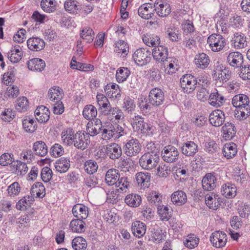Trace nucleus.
<instances>
[{
	"mask_svg": "<svg viewBox=\"0 0 250 250\" xmlns=\"http://www.w3.org/2000/svg\"><path fill=\"white\" fill-rule=\"evenodd\" d=\"M160 152L155 149L144 154L139 159V165L144 169L150 170L155 167L159 162Z\"/></svg>",
	"mask_w": 250,
	"mask_h": 250,
	"instance_id": "obj_1",
	"label": "nucleus"
},
{
	"mask_svg": "<svg viewBox=\"0 0 250 250\" xmlns=\"http://www.w3.org/2000/svg\"><path fill=\"white\" fill-rule=\"evenodd\" d=\"M180 84L183 91L187 93H191L196 87H198L201 85L197 79L189 74L182 76L180 79Z\"/></svg>",
	"mask_w": 250,
	"mask_h": 250,
	"instance_id": "obj_2",
	"label": "nucleus"
},
{
	"mask_svg": "<svg viewBox=\"0 0 250 250\" xmlns=\"http://www.w3.org/2000/svg\"><path fill=\"white\" fill-rule=\"evenodd\" d=\"M208 43L211 50L218 52L223 49L226 44L225 39L218 34H213L208 38Z\"/></svg>",
	"mask_w": 250,
	"mask_h": 250,
	"instance_id": "obj_3",
	"label": "nucleus"
},
{
	"mask_svg": "<svg viewBox=\"0 0 250 250\" xmlns=\"http://www.w3.org/2000/svg\"><path fill=\"white\" fill-rule=\"evenodd\" d=\"M151 52L145 48L137 49L133 54V59L139 65H146L151 60Z\"/></svg>",
	"mask_w": 250,
	"mask_h": 250,
	"instance_id": "obj_4",
	"label": "nucleus"
},
{
	"mask_svg": "<svg viewBox=\"0 0 250 250\" xmlns=\"http://www.w3.org/2000/svg\"><path fill=\"white\" fill-rule=\"evenodd\" d=\"M141 150V146L136 139L132 138L128 140L123 146L124 153L128 157L137 155Z\"/></svg>",
	"mask_w": 250,
	"mask_h": 250,
	"instance_id": "obj_5",
	"label": "nucleus"
},
{
	"mask_svg": "<svg viewBox=\"0 0 250 250\" xmlns=\"http://www.w3.org/2000/svg\"><path fill=\"white\" fill-rule=\"evenodd\" d=\"M161 155L164 161L171 163L176 162L178 160L179 152L175 147L168 145L163 148Z\"/></svg>",
	"mask_w": 250,
	"mask_h": 250,
	"instance_id": "obj_6",
	"label": "nucleus"
},
{
	"mask_svg": "<svg viewBox=\"0 0 250 250\" xmlns=\"http://www.w3.org/2000/svg\"><path fill=\"white\" fill-rule=\"evenodd\" d=\"M90 142L89 136L88 134H85L81 132H78L75 133L73 145L78 149L84 150L87 147Z\"/></svg>",
	"mask_w": 250,
	"mask_h": 250,
	"instance_id": "obj_7",
	"label": "nucleus"
},
{
	"mask_svg": "<svg viewBox=\"0 0 250 250\" xmlns=\"http://www.w3.org/2000/svg\"><path fill=\"white\" fill-rule=\"evenodd\" d=\"M151 53L154 60L158 62H170V58H167V48L163 45H159L155 47L152 50Z\"/></svg>",
	"mask_w": 250,
	"mask_h": 250,
	"instance_id": "obj_8",
	"label": "nucleus"
},
{
	"mask_svg": "<svg viewBox=\"0 0 250 250\" xmlns=\"http://www.w3.org/2000/svg\"><path fill=\"white\" fill-rule=\"evenodd\" d=\"M154 10L159 17L164 18L168 16L171 12V7L167 2L161 0H157L154 3Z\"/></svg>",
	"mask_w": 250,
	"mask_h": 250,
	"instance_id": "obj_9",
	"label": "nucleus"
},
{
	"mask_svg": "<svg viewBox=\"0 0 250 250\" xmlns=\"http://www.w3.org/2000/svg\"><path fill=\"white\" fill-rule=\"evenodd\" d=\"M149 103L153 106L161 105L164 100V93L161 89L155 88L150 90L148 95Z\"/></svg>",
	"mask_w": 250,
	"mask_h": 250,
	"instance_id": "obj_10",
	"label": "nucleus"
},
{
	"mask_svg": "<svg viewBox=\"0 0 250 250\" xmlns=\"http://www.w3.org/2000/svg\"><path fill=\"white\" fill-rule=\"evenodd\" d=\"M105 153L110 159L115 160L121 157L122 149L118 144L112 143L106 146Z\"/></svg>",
	"mask_w": 250,
	"mask_h": 250,
	"instance_id": "obj_11",
	"label": "nucleus"
},
{
	"mask_svg": "<svg viewBox=\"0 0 250 250\" xmlns=\"http://www.w3.org/2000/svg\"><path fill=\"white\" fill-rule=\"evenodd\" d=\"M227 240L226 234L221 231L213 232L210 237V241L213 246L218 248L224 247Z\"/></svg>",
	"mask_w": 250,
	"mask_h": 250,
	"instance_id": "obj_12",
	"label": "nucleus"
},
{
	"mask_svg": "<svg viewBox=\"0 0 250 250\" xmlns=\"http://www.w3.org/2000/svg\"><path fill=\"white\" fill-rule=\"evenodd\" d=\"M224 113L221 110L217 109L212 111L209 115L210 123L214 126H219L224 122Z\"/></svg>",
	"mask_w": 250,
	"mask_h": 250,
	"instance_id": "obj_13",
	"label": "nucleus"
},
{
	"mask_svg": "<svg viewBox=\"0 0 250 250\" xmlns=\"http://www.w3.org/2000/svg\"><path fill=\"white\" fill-rule=\"evenodd\" d=\"M227 62L232 67L238 68L241 67L243 63V56L238 52H232L228 56Z\"/></svg>",
	"mask_w": 250,
	"mask_h": 250,
	"instance_id": "obj_14",
	"label": "nucleus"
},
{
	"mask_svg": "<svg viewBox=\"0 0 250 250\" xmlns=\"http://www.w3.org/2000/svg\"><path fill=\"white\" fill-rule=\"evenodd\" d=\"M182 153L187 156H193L198 151V145L193 141H188L182 144Z\"/></svg>",
	"mask_w": 250,
	"mask_h": 250,
	"instance_id": "obj_15",
	"label": "nucleus"
},
{
	"mask_svg": "<svg viewBox=\"0 0 250 250\" xmlns=\"http://www.w3.org/2000/svg\"><path fill=\"white\" fill-rule=\"evenodd\" d=\"M154 9L151 4L144 3L138 10V14L142 18L146 20L151 19L154 15Z\"/></svg>",
	"mask_w": 250,
	"mask_h": 250,
	"instance_id": "obj_16",
	"label": "nucleus"
},
{
	"mask_svg": "<svg viewBox=\"0 0 250 250\" xmlns=\"http://www.w3.org/2000/svg\"><path fill=\"white\" fill-rule=\"evenodd\" d=\"M28 48L32 51H39L44 48L45 42L38 37L30 38L27 41Z\"/></svg>",
	"mask_w": 250,
	"mask_h": 250,
	"instance_id": "obj_17",
	"label": "nucleus"
},
{
	"mask_svg": "<svg viewBox=\"0 0 250 250\" xmlns=\"http://www.w3.org/2000/svg\"><path fill=\"white\" fill-rule=\"evenodd\" d=\"M93 122H89L87 124L86 130L88 134L91 136L97 135L102 130V124L101 121L95 118Z\"/></svg>",
	"mask_w": 250,
	"mask_h": 250,
	"instance_id": "obj_18",
	"label": "nucleus"
},
{
	"mask_svg": "<svg viewBox=\"0 0 250 250\" xmlns=\"http://www.w3.org/2000/svg\"><path fill=\"white\" fill-rule=\"evenodd\" d=\"M36 120L40 123L47 122L50 117V111L46 107L42 105L38 107L35 111Z\"/></svg>",
	"mask_w": 250,
	"mask_h": 250,
	"instance_id": "obj_19",
	"label": "nucleus"
},
{
	"mask_svg": "<svg viewBox=\"0 0 250 250\" xmlns=\"http://www.w3.org/2000/svg\"><path fill=\"white\" fill-rule=\"evenodd\" d=\"M216 178L211 173H207L203 178L202 183L203 188L207 191L213 189L216 186Z\"/></svg>",
	"mask_w": 250,
	"mask_h": 250,
	"instance_id": "obj_20",
	"label": "nucleus"
},
{
	"mask_svg": "<svg viewBox=\"0 0 250 250\" xmlns=\"http://www.w3.org/2000/svg\"><path fill=\"white\" fill-rule=\"evenodd\" d=\"M27 67L31 71L41 72L45 67V62L41 59L33 58L29 60L27 63Z\"/></svg>",
	"mask_w": 250,
	"mask_h": 250,
	"instance_id": "obj_21",
	"label": "nucleus"
},
{
	"mask_svg": "<svg viewBox=\"0 0 250 250\" xmlns=\"http://www.w3.org/2000/svg\"><path fill=\"white\" fill-rule=\"evenodd\" d=\"M74 216L79 219H85L88 216L87 208L82 204H76L72 210Z\"/></svg>",
	"mask_w": 250,
	"mask_h": 250,
	"instance_id": "obj_22",
	"label": "nucleus"
},
{
	"mask_svg": "<svg viewBox=\"0 0 250 250\" xmlns=\"http://www.w3.org/2000/svg\"><path fill=\"white\" fill-rule=\"evenodd\" d=\"M222 129L223 133V137L226 140H231L235 136L236 129L233 124L227 122L222 126Z\"/></svg>",
	"mask_w": 250,
	"mask_h": 250,
	"instance_id": "obj_23",
	"label": "nucleus"
},
{
	"mask_svg": "<svg viewBox=\"0 0 250 250\" xmlns=\"http://www.w3.org/2000/svg\"><path fill=\"white\" fill-rule=\"evenodd\" d=\"M194 62L198 68L204 69L208 66L210 60L207 54L202 53L195 55Z\"/></svg>",
	"mask_w": 250,
	"mask_h": 250,
	"instance_id": "obj_24",
	"label": "nucleus"
},
{
	"mask_svg": "<svg viewBox=\"0 0 250 250\" xmlns=\"http://www.w3.org/2000/svg\"><path fill=\"white\" fill-rule=\"evenodd\" d=\"M249 102L248 97L244 94L235 95L232 99V104L236 108L250 106L249 105Z\"/></svg>",
	"mask_w": 250,
	"mask_h": 250,
	"instance_id": "obj_25",
	"label": "nucleus"
},
{
	"mask_svg": "<svg viewBox=\"0 0 250 250\" xmlns=\"http://www.w3.org/2000/svg\"><path fill=\"white\" fill-rule=\"evenodd\" d=\"M131 229L134 236L140 238L146 233V226L139 221H136L132 224Z\"/></svg>",
	"mask_w": 250,
	"mask_h": 250,
	"instance_id": "obj_26",
	"label": "nucleus"
},
{
	"mask_svg": "<svg viewBox=\"0 0 250 250\" xmlns=\"http://www.w3.org/2000/svg\"><path fill=\"white\" fill-rule=\"evenodd\" d=\"M70 166L69 159L61 157L57 160L55 164V167L56 170L60 173L66 172Z\"/></svg>",
	"mask_w": 250,
	"mask_h": 250,
	"instance_id": "obj_27",
	"label": "nucleus"
},
{
	"mask_svg": "<svg viewBox=\"0 0 250 250\" xmlns=\"http://www.w3.org/2000/svg\"><path fill=\"white\" fill-rule=\"evenodd\" d=\"M171 201L177 206H182L187 201L186 194L182 190H177L171 195Z\"/></svg>",
	"mask_w": 250,
	"mask_h": 250,
	"instance_id": "obj_28",
	"label": "nucleus"
},
{
	"mask_svg": "<svg viewBox=\"0 0 250 250\" xmlns=\"http://www.w3.org/2000/svg\"><path fill=\"white\" fill-rule=\"evenodd\" d=\"M236 190V187L234 185L228 183L222 186L221 191L225 197L232 198L235 196Z\"/></svg>",
	"mask_w": 250,
	"mask_h": 250,
	"instance_id": "obj_29",
	"label": "nucleus"
},
{
	"mask_svg": "<svg viewBox=\"0 0 250 250\" xmlns=\"http://www.w3.org/2000/svg\"><path fill=\"white\" fill-rule=\"evenodd\" d=\"M120 177L118 170L116 169H110L107 170L105 176V181L108 186L114 185Z\"/></svg>",
	"mask_w": 250,
	"mask_h": 250,
	"instance_id": "obj_30",
	"label": "nucleus"
},
{
	"mask_svg": "<svg viewBox=\"0 0 250 250\" xmlns=\"http://www.w3.org/2000/svg\"><path fill=\"white\" fill-rule=\"evenodd\" d=\"M157 212L160 219L163 221H167L172 216L171 209L164 205H158Z\"/></svg>",
	"mask_w": 250,
	"mask_h": 250,
	"instance_id": "obj_31",
	"label": "nucleus"
},
{
	"mask_svg": "<svg viewBox=\"0 0 250 250\" xmlns=\"http://www.w3.org/2000/svg\"><path fill=\"white\" fill-rule=\"evenodd\" d=\"M34 153L38 156L43 157L48 152V148L45 143L42 141H37L33 146Z\"/></svg>",
	"mask_w": 250,
	"mask_h": 250,
	"instance_id": "obj_32",
	"label": "nucleus"
},
{
	"mask_svg": "<svg viewBox=\"0 0 250 250\" xmlns=\"http://www.w3.org/2000/svg\"><path fill=\"white\" fill-rule=\"evenodd\" d=\"M150 174L149 173L139 172L136 175V181L142 188H148L149 185Z\"/></svg>",
	"mask_w": 250,
	"mask_h": 250,
	"instance_id": "obj_33",
	"label": "nucleus"
},
{
	"mask_svg": "<svg viewBox=\"0 0 250 250\" xmlns=\"http://www.w3.org/2000/svg\"><path fill=\"white\" fill-rule=\"evenodd\" d=\"M232 41L236 49L243 48L247 45L246 37L241 33H235Z\"/></svg>",
	"mask_w": 250,
	"mask_h": 250,
	"instance_id": "obj_34",
	"label": "nucleus"
},
{
	"mask_svg": "<svg viewBox=\"0 0 250 250\" xmlns=\"http://www.w3.org/2000/svg\"><path fill=\"white\" fill-rule=\"evenodd\" d=\"M143 42L148 46L157 47L160 43V38L156 35L148 34L144 35L142 37Z\"/></svg>",
	"mask_w": 250,
	"mask_h": 250,
	"instance_id": "obj_35",
	"label": "nucleus"
},
{
	"mask_svg": "<svg viewBox=\"0 0 250 250\" xmlns=\"http://www.w3.org/2000/svg\"><path fill=\"white\" fill-rule=\"evenodd\" d=\"M223 154L227 159H230L236 154L237 150L236 144L233 143H227L223 147Z\"/></svg>",
	"mask_w": 250,
	"mask_h": 250,
	"instance_id": "obj_36",
	"label": "nucleus"
},
{
	"mask_svg": "<svg viewBox=\"0 0 250 250\" xmlns=\"http://www.w3.org/2000/svg\"><path fill=\"white\" fill-rule=\"evenodd\" d=\"M216 91L210 93L208 101L209 104L211 105L219 107L225 102V98L222 95L219 94L217 90Z\"/></svg>",
	"mask_w": 250,
	"mask_h": 250,
	"instance_id": "obj_37",
	"label": "nucleus"
},
{
	"mask_svg": "<svg viewBox=\"0 0 250 250\" xmlns=\"http://www.w3.org/2000/svg\"><path fill=\"white\" fill-rule=\"evenodd\" d=\"M62 139L63 143L67 146L73 145L75 134L72 129H67L62 133Z\"/></svg>",
	"mask_w": 250,
	"mask_h": 250,
	"instance_id": "obj_38",
	"label": "nucleus"
},
{
	"mask_svg": "<svg viewBox=\"0 0 250 250\" xmlns=\"http://www.w3.org/2000/svg\"><path fill=\"white\" fill-rule=\"evenodd\" d=\"M22 125L23 128L26 132H33L37 127L36 122L30 117H26L22 121Z\"/></svg>",
	"mask_w": 250,
	"mask_h": 250,
	"instance_id": "obj_39",
	"label": "nucleus"
},
{
	"mask_svg": "<svg viewBox=\"0 0 250 250\" xmlns=\"http://www.w3.org/2000/svg\"><path fill=\"white\" fill-rule=\"evenodd\" d=\"M83 115L86 120H92L97 115V108L92 104L87 105L83 108Z\"/></svg>",
	"mask_w": 250,
	"mask_h": 250,
	"instance_id": "obj_40",
	"label": "nucleus"
},
{
	"mask_svg": "<svg viewBox=\"0 0 250 250\" xmlns=\"http://www.w3.org/2000/svg\"><path fill=\"white\" fill-rule=\"evenodd\" d=\"M30 194L35 195L38 197L42 198L45 195V188L41 182L34 184L30 189Z\"/></svg>",
	"mask_w": 250,
	"mask_h": 250,
	"instance_id": "obj_41",
	"label": "nucleus"
},
{
	"mask_svg": "<svg viewBox=\"0 0 250 250\" xmlns=\"http://www.w3.org/2000/svg\"><path fill=\"white\" fill-rule=\"evenodd\" d=\"M80 36L86 42L90 43L93 42L94 38V33L91 28L86 27L81 31Z\"/></svg>",
	"mask_w": 250,
	"mask_h": 250,
	"instance_id": "obj_42",
	"label": "nucleus"
},
{
	"mask_svg": "<svg viewBox=\"0 0 250 250\" xmlns=\"http://www.w3.org/2000/svg\"><path fill=\"white\" fill-rule=\"evenodd\" d=\"M125 201L130 207H137L141 203V197L138 194H130L126 196Z\"/></svg>",
	"mask_w": 250,
	"mask_h": 250,
	"instance_id": "obj_43",
	"label": "nucleus"
},
{
	"mask_svg": "<svg viewBox=\"0 0 250 250\" xmlns=\"http://www.w3.org/2000/svg\"><path fill=\"white\" fill-rule=\"evenodd\" d=\"M130 74V71L127 67H123L118 68L116 74L117 81L119 83L125 82Z\"/></svg>",
	"mask_w": 250,
	"mask_h": 250,
	"instance_id": "obj_44",
	"label": "nucleus"
},
{
	"mask_svg": "<svg viewBox=\"0 0 250 250\" xmlns=\"http://www.w3.org/2000/svg\"><path fill=\"white\" fill-rule=\"evenodd\" d=\"M87 246L86 241L82 237H76L72 241V246L75 250H85Z\"/></svg>",
	"mask_w": 250,
	"mask_h": 250,
	"instance_id": "obj_45",
	"label": "nucleus"
},
{
	"mask_svg": "<svg viewBox=\"0 0 250 250\" xmlns=\"http://www.w3.org/2000/svg\"><path fill=\"white\" fill-rule=\"evenodd\" d=\"M62 94V90L59 87L51 88L48 93V98L50 101L56 102L61 101L60 99Z\"/></svg>",
	"mask_w": 250,
	"mask_h": 250,
	"instance_id": "obj_46",
	"label": "nucleus"
},
{
	"mask_svg": "<svg viewBox=\"0 0 250 250\" xmlns=\"http://www.w3.org/2000/svg\"><path fill=\"white\" fill-rule=\"evenodd\" d=\"M235 111V117L239 120H242L246 119L250 115V106H244L242 107L237 108Z\"/></svg>",
	"mask_w": 250,
	"mask_h": 250,
	"instance_id": "obj_47",
	"label": "nucleus"
},
{
	"mask_svg": "<svg viewBox=\"0 0 250 250\" xmlns=\"http://www.w3.org/2000/svg\"><path fill=\"white\" fill-rule=\"evenodd\" d=\"M85 224L79 219L73 220L70 223V227L73 232L81 233L84 231Z\"/></svg>",
	"mask_w": 250,
	"mask_h": 250,
	"instance_id": "obj_48",
	"label": "nucleus"
},
{
	"mask_svg": "<svg viewBox=\"0 0 250 250\" xmlns=\"http://www.w3.org/2000/svg\"><path fill=\"white\" fill-rule=\"evenodd\" d=\"M199 238L194 234H190L187 236L184 242L185 246L189 249H193L199 244Z\"/></svg>",
	"mask_w": 250,
	"mask_h": 250,
	"instance_id": "obj_49",
	"label": "nucleus"
},
{
	"mask_svg": "<svg viewBox=\"0 0 250 250\" xmlns=\"http://www.w3.org/2000/svg\"><path fill=\"white\" fill-rule=\"evenodd\" d=\"M12 166L14 167L15 172L18 175L25 174L28 171L26 164L21 161L15 162Z\"/></svg>",
	"mask_w": 250,
	"mask_h": 250,
	"instance_id": "obj_50",
	"label": "nucleus"
},
{
	"mask_svg": "<svg viewBox=\"0 0 250 250\" xmlns=\"http://www.w3.org/2000/svg\"><path fill=\"white\" fill-rule=\"evenodd\" d=\"M79 2L75 0H67L64 3V7L66 11L71 13H77L80 8Z\"/></svg>",
	"mask_w": 250,
	"mask_h": 250,
	"instance_id": "obj_51",
	"label": "nucleus"
},
{
	"mask_svg": "<svg viewBox=\"0 0 250 250\" xmlns=\"http://www.w3.org/2000/svg\"><path fill=\"white\" fill-rule=\"evenodd\" d=\"M28 107V101L26 97H22L17 99L15 107L19 112H25Z\"/></svg>",
	"mask_w": 250,
	"mask_h": 250,
	"instance_id": "obj_52",
	"label": "nucleus"
},
{
	"mask_svg": "<svg viewBox=\"0 0 250 250\" xmlns=\"http://www.w3.org/2000/svg\"><path fill=\"white\" fill-rule=\"evenodd\" d=\"M22 55V52L19 50V49L17 48H12L10 51L8 52L7 53L8 59L12 62L13 63H16L20 61L21 59V56Z\"/></svg>",
	"mask_w": 250,
	"mask_h": 250,
	"instance_id": "obj_53",
	"label": "nucleus"
},
{
	"mask_svg": "<svg viewBox=\"0 0 250 250\" xmlns=\"http://www.w3.org/2000/svg\"><path fill=\"white\" fill-rule=\"evenodd\" d=\"M115 51L118 53H122L125 56L126 55L128 52L129 47L126 42L123 40H120L115 43Z\"/></svg>",
	"mask_w": 250,
	"mask_h": 250,
	"instance_id": "obj_54",
	"label": "nucleus"
},
{
	"mask_svg": "<svg viewBox=\"0 0 250 250\" xmlns=\"http://www.w3.org/2000/svg\"><path fill=\"white\" fill-rule=\"evenodd\" d=\"M54 2V0H42L41 2V6L44 12H52L56 9Z\"/></svg>",
	"mask_w": 250,
	"mask_h": 250,
	"instance_id": "obj_55",
	"label": "nucleus"
},
{
	"mask_svg": "<svg viewBox=\"0 0 250 250\" xmlns=\"http://www.w3.org/2000/svg\"><path fill=\"white\" fill-rule=\"evenodd\" d=\"M123 126H122L118 124L111 125L114 138L118 139L125 134H126V133L125 128V125H123Z\"/></svg>",
	"mask_w": 250,
	"mask_h": 250,
	"instance_id": "obj_56",
	"label": "nucleus"
},
{
	"mask_svg": "<svg viewBox=\"0 0 250 250\" xmlns=\"http://www.w3.org/2000/svg\"><path fill=\"white\" fill-rule=\"evenodd\" d=\"M151 238L154 242L159 243L164 239L165 235L160 228H154L151 230Z\"/></svg>",
	"mask_w": 250,
	"mask_h": 250,
	"instance_id": "obj_57",
	"label": "nucleus"
},
{
	"mask_svg": "<svg viewBox=\"0 0 250 250\" xmlns=\"http://www.w3.org/2000/svg\"><path fill=\"white\" fill-rule=\"evenodd\" d=\"M129 183L127 177H122L118 178L117 182L114 185L116 188H119L117 189V190H121L126 191V189L129 186Z\"/></svg>",
	"mask_w": 250,
	"mask_h": 250,
	"instance_id": "obj_58",
	"label": "nucleus"
},
{
	"mask_svg": "<svg viewBox=\"0 0 250 250\" xmlns=\"http://www.w3.org/2000/svg\"><path fill=\"white\" fill-rule=\"evenodd\" d=\"M215 193L211 192L210 194H208L205 196V202L206 205L210 208L213 209H217V205H216V199L215 198Z\"/></svg>",
	"mask_w": 250,
	"mask_h": 250,
	"instance_id": "obj_59",
	"label": "nucleus"
},
{
	"mask_svg": "<svg viewBox=\"0 0 250 250\" xmlns=\"http://www.w3.org/2000/svg\"><path fill=\"white\" fill-rule=\"evenodd\" d=\"M98 165L96 162L90 160L86 161L84 165V169L89 174H92L97 171Z\"/></svg>",
	"mask_w": 250,
	"mask_h": 250,
	"instance_id": "obj_60",
	"label": "nucleus"
},
{
	"mask_svg": "<svg viewBox=\"0 0 250 250\" xmlns=\"http://www.w3.org/2000/svg\"><path fill=\"white\" fill-rule=\"evenodd\" d=\"M13 155L9 153H5L0 157V165L3 166H6L13 164L14 163Z\"/></svg>",
	"mask_w": 250,
	"mask_h": 250,
	"instance_id": "obj_61",
	"label": "nucleus"
},
{
	"mask_svg": "<svg viewBox=\"0 0 250 250\" xmlns=\"http://www.w3.org/2000/svg\"><path fill=\"white\" fill-rule=\"evenodd\" d=\"M21 190V187L19 183L15 182L9 186L7 188V192L10 196H15L18 195Z\"/></svg>",
	"mask_w": 250,
	"mask_h": 250,
	"instance_id": "obj_62",
	"label": "nucleus"
},
{
	"mask_svg": "<svg viewBox=\"0 0 250 250\" xmlns=\"http://www.w3.org/2000/svg\"><path fill=\"white\" fill-rule=\"evenodd\" d=\"M15 69L14 67L8 69V71L3 76L2 82L6 85L9 84L13 81L15 76Z\"/></svg>",
	"mask_w": 250,
	"mask_h": 250,
	"instance_id": "obj_63",
	"label": "nucleus"
},
{
	"mask_svg": "<svg viewBox=\"0 0 250 250\" xmlns=\"http://www.w3.org/2000/svg\"><path fill=\"white\" fill-rule=\"evenodd\" d=\"M50 153L54 157H58L63 154L64 149L60 144H55L51 147Z\"/></svg>",
	"mask_w": 250,
	"mask_h": 250,
	"instance_id": "obj_64",
	"label": "nucleus"
}]
</instances>
